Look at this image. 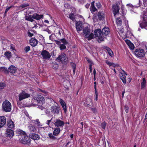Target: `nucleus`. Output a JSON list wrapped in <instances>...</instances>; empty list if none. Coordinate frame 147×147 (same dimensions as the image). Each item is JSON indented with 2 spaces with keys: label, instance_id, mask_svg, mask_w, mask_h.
Segmentation results:
<instances>
[{
  "label": "nucleus",
  "instance_id": "nucleus-27",
  "mask_svg": "<svg viewBox=\"0 0 147 147\" xmlns=\"http://www.w3.org/2000/svg\"><path fill=\"white\" fill-rule=\"evenodd\" d=\"M121 76H120V78L124 84H125L126 82V77L125 75L121 74Z\"/></svg>",
  "mask_w": 147,
  "mask_h": 147
},
{
  "label": "nucleus",
  "instance_id": "nucleus-9",
  "mask_svg": "<svg viewBox=\"0 0 147 147\" xmlns=\"http://www.w3.org/2000/svg\"><path fill=\"white\" fill-rule=\"evenodd\" d=\"M13 131L12 129H6L5 133V136L7 137L12 138L14 136Z\"/></svg>",
  "mask_w": 147,
  "mask_h": 147
},
{
  "label": "nucleus",
  "instance_id": "nucleus-28",
  "mask_svg": "<svg viewBox=\"0 0 147 147\" xmlns=\"http://www.w3.org/2000/svg\"><path fill=\"white\" fill-rule=\"evenodd\" d=\"M146 81L145 78H144L143 79V81L141 83V88L142 89L144 88L146 86Z\"/></svg>",
  "mask_w": 147,
  "mask_h": 147
},
{
  "label": "nucleus",
  "instance_id": "nucleus-15",
  "mask_svg": "<svg viewBox=\"0 0 147 147\" xmlns=\"http://www.w3.org/2000/svg\"><path fill=\"white\" fill-rule=\"evenodd\" d=\"M29 136L30 138H31L34 140H38L40 138L39 136L34 133H30L29 134Z\"/></svg>",
  "mask_w": 147,
  "mask_h": 147
},
{
  "label": "nucleus",
  "instance_id": "nucleus-26",
  "mask_svg": "<svg viewBox=\"0 0 147 147\" xmlns=\"http://www.w3.org/2000/svg\"><path fill=\"white\" fill-rule=\"evenodd\" d=\"M98 18L99 20H102L104 18V14L103 12H99L98 13Z\"/></svg>",
  "mask_w": 147,
  "mask_h": 147
},
{
  "label": "nucleus",
  "instance_id": "nucleus-50",
  "mask_svg": "<svg viewBox=\"0 0 147 147\" xmlns=\"http://www.w3.org/2000/svg\"><path fill=\"white\" fill-rule=\"evenodd\" d=\"M96 6L98 8H99L101 7V5L100 3L98 2L96 3Z\"/></svg>",
  "mask_w": 147,
  "mask_h": 147
},
{
  "label": "nucleus",
  "instance_id": "nucleus-32",
  "mask_svg": "<svg viewBox=\"0 0 147 147\" xmlns=\"http://www.w3.org/2000/svg\"><path fill=\"white\" fill-rule=\"evenodd\" d=\"M106 50H107L109 55L111 57L113 55V54L111 50L109 48L107 47Z\"/></svg>",
  "mask_w": 147,
  "mask_h": 147
},
{
  "label": "nucleus",
  "instance_id": "nucleus-60",
  "mask_svg": "<svg viewBox=\"0 0 147 147\" xmlns=\"http://www.w3.org/2000/svg\"><path fill=\"white\" fill-rule=\"evenodd\" d=\"M86 59L88 62L89 63L92 61L91 60L89 59Z\"/></svg>",
  "mask_w": 147,
  "mask_h": 147
},
{
  "label": "nucleus",
  "instance_id": "nucleus-8",
  "mask_svg": "<svg viewBox=\"0 0 147 147\" xmlns=\"http://www.w3.org/2000/svg\"><path fill=\"white\" fill-rule=\"evenodd\" d=\"M56 44L59 45V48L61 50L64 49V38H62L59 41L55 40Z\"/></svg>",
  "mask_w": 147,
  "mask_h": 147
},
{
  "label": "nucleus",
  "instance_id": "nucleus-37",
  "mask_svg": "<svg viewBox=\"0 0 147 147\" xmlns=\"http://www.w3.org/2000/svg\"><path fill=\"white\" fill-rule=\"evenodd\" d=\"M69 18L73 21L75 20L74 15L73 13L70 14L69 15Z\"/></svg>",
  "mask_w": 147,
  "mask_h": 147
},
{
  "label": "nucleus",
  "instance_id": "nucleus-25",
  "mask_svg": "<svg viewBox=\"0 0 147 147\" xmlns=\"http://www.w3.org/2000/svg\"><path fill=\"white\" fill-rule=\"evenodd\" d=\"M90 30L88 28H86L83 30V34L85 36L90 33Z\"/></svg>",
  "mask_w": 147,
  "mask_h": 147
},
{
  "label": "nucleus",
  "instance_id": "nucleus-62",
  "mask_svg": "<svg viewBox=\"0 0 147 147\" xmlns=\"http://www.w3.org/2000/svg\"><path fill=\"white\" fill-rule=\"evenodd\" d=\"M47 31L49 34H51V31L49 29H47Z\"/></svg>",
  "mask_w": 147,
  "mask_h": 147
},
{
  "label": "nucleus",
  "instance_id": "nucleus-34",
  "mask_svg": "<svg viewBox=\"0 0 147 147\" xmlns=\"http://www.w3.org/2000/svg\"><path fill=\"white\" fill-rule=\"evenodd\" d=\"M116 22L118 26H121L122 24V21L120 18H118L116 20Z\"/></svg>",
  "mask_w": 147,
  "mask_h": 147
},
{
  "label": "nucleus",
  "instance_id": "nucleus-33",
  "mask_svg": "<svg viewBox=\"0 0 147 147\" xmlns=\"http://www.w3.org/2000/svg\"><path fill=\"white\" fill-rule=\"evenodd\" d=\"M76 27L78 31H80L82 30V28L78 23L76 24Z\"/></svg>",
  "mask_w": 147,
  "mask_h": 147
},
{
  "label": "nucleus",
  "instance_id": "nucleus-24",
  "mask_svg": "<svg viewBox=\"0 0 147 147\" xmlns=\"http://www.w3.org/2000/svg\"><path fill=\"white\" fill-rule=\"evenodd\" d=\"M4 55L8 59H10L12 57L11 53V52L9 51L5 52Z\"/></svg>",
  "mask_w": 147,
  "mask_h": 147
},
{
  "label": "nucleus",
  "instance_id": "nucleus-4",
  "mask_svg": "<svg viewBox=\"0 0 147 147\" xmlns=\"http://www.w3.org/2000/svg\"><path fill=\"white\" fill-rule=\"evenodd\" d=\"M135 55L139 57H144L145 54V53L144 49H137L134 52Z\"/></svg>",
  "mask_w": 147,
  "mask_h": 147
},
{
  "label": "nucleus",
  "instance_id": "nucleus-21",
  "mask_svg": "<svg viewBox=\"0 0 147 147\" xmlns=\"http://www.w3.org/2000/svg\"><path fill=\"white\" fill-rule=\"evenodd\" d=\"M64 124V122L59 119H57L55 123V125L57 127L63 126Z\"/></svg>",
  "mask_w": 147,
  "mask_h": 147
},
{
  "label": "nucleus",
  "instance_id": "nucleus-16",
  "mask_svg": "<svg viewBox=\"0 0 147 147\" xmlns=\"http://www.w3.org/2000/svg\"><path fill=\"white\" fill-rule=\"evenodd\" d=\"M7 125L9 128L13 129L15 127L14 122L11 120H9L7 121Z\"/></svg>",
  "mask_w": 147,
  "mask_h": 147
},
{
  "label": "nucleus",
  "instance_id": "nucleus-10",
  "mask_svg": "<svg viewBox=\"0 0 147 147\" xmlns=\"http://www.w3.org/2000/svg\"><path fill=\"white\" fill-rule=\"evenodd\" d=\"M51 113L55 115L59 114V108L57 106H53L51 107Z\"/></svg>",
  "mask_w": 147,
  "mask_h": 147
},
{
  "label": "nucleus",
  "instance_id": "nucleus-29",
  "mask_svg": "<svg viewBox=\"0 0 147 147\" xmlns=\"http://www.w3.org/2000/svg\"><path fill=\"white\" fill-rule=\"evenodd\" d=\"M34 123L39 128H42L41 126H42V125L40 123L39 121V120L38 119L34 120Z\"/></svg>",
  "mask_w": 147,
  "mask_h": 147
},
{
  "label": "nucleus",
  "instance_id": "nucleus-22",
  "mask_svg": "<svg viewBox=\"0 0 147 147\" xmlns=\"http://www.w3.org/2000/svg\"><path fill=\"white\" fill-rule=\"evenodd\" d=\"M87 39L88 40H91L92 39L94 38V35L93 33L90 32V33L85 36Z\"/></svg>",
  "mask_w": 147,
  "mask_h": 147
},
{
  "label": "nucleus",
  "instance_id": "nucleus-17",
  "mask_svg": "<svg viewBox=\"0 0 147 147\" xmlns=\"http://www.w3.org/2000/svg\"><path fill=\"white\" fill-rule=\"evenodd\" d=\"M32 15L33 19L37 20H39L42 18L43 16V15H40L36 13H34Z\"/></svg>",
  "mask_w": 147,
  "mask_h": 147
},
{
  "label": "nucleus",
  "instance_id": "nucleus-42",
  "mask_svg": "<svg viewBox=\"0 0 147 147\" xmlns=\"http://www.w3.org/2000/svg\"><path fill=\"white\" fill-rule=\"evenodd\" d=\"M5 86V83L0 82V89H3Z\"/></svg>",
  "mask_w": 147,
  "mask_h": 147
},
{
  "label": "nucleus",
  "instance_id": "nucleus-19",
  "mask_svg": "<svg viewBox=\"0 0 147 147\" xmlns=\"http://www.w3.org/2000/svg\"><path fill=\"white\" fill-rule=\"evenodd\" d=\"M102 34H103V36L107 35L110 33L109 29L107 27H104L102 29Z\"/></svg>",
  "mask_w": 147,
  "mask_h": 147
},
{
  "label": "nucleus",
  "instance_id": "nucleus-39",
  "mask_svg": "<svg viewBox=\"0 0 147 147\" xmlns=\"http://www.w3.org/2000/svg\"><path fill=\"white\" fill-rule=\"evenodd\" d=\"M105 62L106 63L109 65V66L110 67H111V68L113 69V68L112 67V63L111 62L109 61L108 60H106L105 61Z\"/></svg>",
  "mask_w": 147,
  "mask_h": 147
},
{
  "label": "nucleus",
  "instance_id": "nucleus-7",
  "mask_svg": "<svg viewBox=\"0 0 147 147\" xmlns=\"http://www.w3.org/2000/svg\"><path fill=\"white\" fill-rule=\"evenodd\" d=\"M41 55L44 59H49L51 56L50 54L46 50L41 51Z\"/></svg>",
  "mask_w": 147,
  "mask_h": 147
},
{
  "label": "nucleus",
  "instance_id": "nucleus-49",
  "mask_svg": "<svg viewBox=\"0 0 147 147\" xmlns=\"http://www.w3.org/2000/svg\"><path fill=\"white\" fill-rule=\"evenodd\" d=\"M38 108L42 110L45 109L44 107L40 105H38Z\"/></svg>",
  "mask_w": 147,
  "mask_h": 147
},
{
  "label": "nucleus",
  "instance_id": "nucleus-18",
  "mask_svg": "<svg viewBox=\"0 0 147 147\" xmlns=\"http://www.w3.org/2000/svg\"><path fill=\"white\" fill-rule=\"evenodd\" d=\"M30 45L32 47L36 46L38 44V41L35 38H32L30 40Z\"/></svg>",
  "mask_w": 147,
  "mask_h": 147
},
{
  "label": "nucleus",
  "instance_id": "nucleus-52",
  "mask_svg": "<svg viewBox=\"0 0 147 147\" xmlns=\"http://www.w3.org/2000/svg\"><path fill=\"white\" fill-rule=\"evenodd\" d=\"M91 110L94 113H95L97 112L96 109L95 108H91Z\"/></svg>",
  "mask_w": 147,
  "mask_h": 147
},
{
  "label": "nucleus",
  "instance_id": "nucleus-45",
  "mask_svg": "<svg viewBox=\"0 0 147 147\" xmlns=\"http://www.w3.org/2000/svg\"><path fill=\"white\" fill-rule=\"evenodd\" d=\"M10 49L12 50V51L15 50L16 51L15 49V47L14 45L13 44H11L10 45Z\"/></svg>",
  "mask_w": 147,
  "mask_h": 147
},
{
  "label": "nucleus",
  "instance_id": "nucleus-38",
  "mask_svg": "<svg viewBox=\"0 0 147 147\" xmlns=\"http://www.w3.org/2000/svg\"><path fill=\"white\" fill-rule=\"evenodd\" d=\"M59 102L61 105L63 109L64 110V102L63 100L60 98L59 100Z\"/></svg>",
  "mask_w": 147,
  "mask_h": 147
},
{
  "label": "nucleus",
  "instance_id": "nucleus-20",
  "mask_svg": "<svg viewBox=\"0 0 147 147\" xmlns=\"http://www.w3.org/2000/svg\"><path fill=\"white\" fill-rule=\"evenodd\" d=\"M91 6L90 8V10L92 13H94L95 12L97 11V9L94 5V2L92 1L91 4Z\"/></svg>",
  "mask_w": 147,
  "mask_h": 147
},
{
  "label": "nucleus",
  "instance_id": "nucleus-13",
  "mask_svg": "<svg viewBox=\"0 0 147 147\" xmlns=\"http://www.w3.org/2000/svg\"><path fill=\"white\" fill-rule=\"evenodd\" d=\"M17 70V68L13 65L10 66L8 69V74L10 73L11 74H14Z\"/></svg>",
  "mask_w": 147,
  "mask_h": 147
},
{
  "label": "nucleus",
  "instance_id": "nucleus-51",
  "mask_svg": "<svg viewBox=\"0 0 147 147\" xmlns=\"http://www.w3.org/2000/svg\"><path fill=\"white\" fill-rule=\"evenodd\" d=\"M125 110L126 113H127L128 112V109L129 108L128 107V106H125Z\"/></svg>",
  "mask_w": 147,
  "mask_h": 147
},
{
  "label": "nucleus",
  "instance_id": "nucleus-40",
  "mask_svg": "<svg viewBox=\"0 0 147 147\" xmlns=\"http://www.w3.org/2000/svg\"><path fill=\"white\" fill-rule=\"evenodd\" d=\"M128 46L129 48L131 50H133L134 48V45L131 43Z\"/></svg>",
  "mask_w": 147,
  "mask_h": 147
},
{
  "label": "nucleus",
  "instance_id": "nucleus-11",
  "mask_svg": "<svg viewBox=\"0 0 147 147\" xmlns=\"http://www.w3.org/2000/svg\"><path fill=\"white\" fill-rule=\"evenodd\" d=\"M119 6L118 4H116L113 7V11L114 16H115L119 12Z\"/></svg>",
  "mask_w": 147,
  "mask_h": 147
},
{
  "label": "nucleus",
  "instance_id": "nucleus-63",
  "mask_svg": "<svg viewBox=\"0 0 147 147\" xmlns=\"http://www.w3.org/2000/svg\"><path fill=\"white\" fill-rule=\"evenodd\" d=\"M52 119H51L50 120H47V123L49 125V123L52 120Z\"/></svg>",
  "mask_w": 147,
  "mask_h": 147
},
{
  "label": "nucleus",
  "instance_id": "nucleus-6",
  "mask_svg": "<svg viewBox=\"0 0 147 147\" xmlns=\"http://www.w3.org/2000/svg\"><path fill=\"white\" fill-rule=\"evenodd\" d=\"M33 98L36 100L38 103L43 104L44 100V97L41 95L37 94L36 96H34Z\"/></svg>",
  "mask_w": 147,
  "mask_h": 147
},
{
  "label": "nucleus",
  "instance_id": "nucleus-3",
  "mask_svg": "<svg viewBox=\"0 0 147 147\" xmlns=\"http://www.w3.org/2000/svg\"><path fill=\"white\" fill-rule=\"evenodd\" d=\"M95 36L98 38V41L99 42L104 40V36H103L102 32L100 29H98L95 31Z\"/></svg>",
  "mask_w": 147,
  "mask_h": 147
},
{
  "label": "nucleus",
  "instance_id": "nucleus-5",
  "mask_svg": "<svg viewBox=\"0 0 147 147\" xmlns=\"http://www.w3.org/2000/svg\"><path fill=\"white\" fill-rule=\"evenodd\" d=\"M30 94L23 91L18 95L19 100V101H21L24 99L28 98L30 97Z\"/></svg>",
  "mask_w": 147,
  "mask_h": 147
},
{
  "label": "nucleus",
  "instance_id": "nucleus-54",
  "mask_svg": "<svg viewBox=\"0 0 147 147\" xmlns=\"http://www.w3.org/2000/svg\"><path fill=\"white\" fill-rule=\"evenodd\" d=\"M125 42L128 45L131 43L130 41L128 40H126Z\"/></svg>",
  "mask_w": 147,
  "mask_h": 147
},
{
  "label": "nucleus",
  "instance_id": "nucleus-36",
  "mask_svg": "<svg viewBox=\"0 0 147 147\" xmlns=\"http://www.w3.org/2000/svg\"><path fill=\"white\" fill-rule=\"evenodd\" d=\"M60 129H54L53 132V135L55 136L57 135L60 132Z\"/></svg>",
  "mask_w": 147,
  "mask_h": 147
},
{
  "label": "nucleus",
  "instance_id": "nucleus-46",
  "mask_svg": "<svg viewBox=\"0 0 147 147\" xmlns=\"http://www.w3.org/2000/svg\"><path fill=\"white\" fill-rule=\"evenodd\" d=\"M49 136L50 138L51 139L54 140L55 139V137L53 136L52 134H49Z\"/></svg>",
  "mask_w": 147,
  "mask_h": 147
},
{
  "label": "nucleus",
  "instance_id": "nucleus-61",
  "mask_svg": "<svg viewBox=\"0 0 147 147\" xmlns=\"http://www.w3.org/2000/svg\"><path fill=\"white\" fill-rule=\"evenodd\" d=\"M142 24L144 25V26H147V22H143Z\"/></svg>",
  "mask_w": 147,
  "mask_h": 147
},
{
  "label": "nucleus",
  "instance_id": "nucleus-57",
  "mask_svg": "<svg viewBox=\"0 0 147 147\" xmlns=\"http://www.w3.org/2000/svg\"><path fill=\"white\" fill-rule=\"evenodd\" d=\"M66 6L65 5V8L66 7L67 8H69L70 7V5L68 4H66Z\"/></svg>",
  "mask_w": 147,
  "mask_h": 147
},
{
  "label": "nucleus",
  "instance_id": "nucleus-58",
  "mask_svg": "<svg viewBox=\"0 0 147 147\" xmlns=\"http://www.w3.org/2000/svg\"><path fill=\"white\" fill-rule=\"evenodd\" d=\"M94 88L95 90V91L96 90V82H94Z\"/></svg>",
  "mask_w": 147,
  "mask_h": 147
},
{
  "label": "nucleus",
  "instance_id": "nucleus-43",
  "mask_svg": "<svg viewBox=\"0 0 147 147\" xmlns=\"http://www.w3.org/2000/svg\"><path fill=\"white\" fill-rule=\"evenodd\" d=\"M24 50L27 53L30 50V47L29 46H27L24 48Z\"/></svg>",
  "mask_w": 147,
  "mask_h": 147
},
{
  "label": "nucleus",
  "instance_id": "nucleus-23",
  "mask_svg": "<svg viewBox=\"0 0 147 147\" xmlns=\"http://www.w3.org/2000/svg\"><path fill=\"white\" fill-rule=\"evenodd\" d=\"M25 19L28 21L32 22L34 20L33 19L32 15H26L24 17Z\"/></svg>",
  "mask_w": 147,
  "mask_h": 147
},
{
  "label": "nucleus",
  "instance_id": "nucleus-30",
  "mask_svg": "<svg viewBox=\"0 0 147 147\" xmlns=\"http://www.w3.org/2000/svg\"><path fill=\"white\" fill-rule=\"evenodd\" d=\"M0 71L4 72L6 74H7L8 69L4 67H1L0 68Z\"/></svg>",
  "mask_w": 147,
  "mask_h": 147
},
{
  "label": "nucleus",
  "instance_id": "nucleus-59",
  "mask_svg": "<svg viewBox=\"0 0 147 147\" xmlns=\"http://www.w3.org/2000/svg\"><path fill=\"white\" fill-rule=\"evenodd\" d=\"M30 127V129H31V127H32V129H34L35 128V127L33 125H32V124H31L29 126Z\"/></svg>",
  "mask_w": 147,
  "mask_h": 147
},
{
  "label": "nucleus",
  "instance_id": "nucleus-1",
  "mask_svg": "<svg viewBox=\"0 0 147 147\" xmlns=\"http://www.w3.org/2000/svg\"><path fill=\"white\" fill-rule=\"evenodd\" d=\"M16 134L22 136L20 139V142L24 144H27L30 142L31 139L29 136H27L26 133L21 129H18L16 131Z\"/></svg>",
  "mask_w": 147,
  "mask_h": 147
},
{
  "label": "nucleus",
  "instance_id": "nucleus-44",
  "mask_svg": "<svg viewBox=\"0 0 147 147\" xmlns=\"http://www.w3.org/2000/svg\"><path fill=\"white\" fill-rule=\"evenodd\" d=\"M106 126V123L105 122H103L101 123V127L102 129H105Z\"/></svg>",
  "mask_w": 147,
  "mask_h": 147
},
{
  "label": "nucleus",
  "instance_id": "nucleus-47",
  "mask_svg": "<svg viewBox=\"0 0 147 147\" xmlns=\"http://www.w3.org/2000/svg\"><path fill=\"white\" fill-rule=\"evenodd\" d=\"M12 6H11L9 7H7L4 13V14L5 15L6 14L7 12L12 7Z\"/></svg>",
  "mask_w": 147,
  "mask_h": 147
},
{
  "label": "nucleus",
  "instance_id": "nucleus-14",
  "mask_svg": "<svg viewBox=\"0 0 147 147\" xmlns=\"http://www.w3.org/2000/svg\"><path fill=\"white\" fill-rule=\"evenodd\" d=\"M56 59L57 60L58 62H61L63 64L64 62V53H63L59 55Z\"/></svg>",
  "mask_w": 147,
  "mask_h": 147
},
{
  "label": "nucleus",
  "instance_id": "nucleus-35",
  "mask_svg": "<svg viewBox=\"0 0 147 147\" xmlns=\"http://www.w3.org/2000/svg\"><path fill=\"white\" fill-rule=\"evenodd\" d=\"M58 34L60 36H63L64 35L63 31L62 29L59 28L58 30Z\"/></svg>",
  "mask_w": 147,
  "mask_h": 147
},
{
  "label": "nucleus",
  "instance_id": "nucleus-48",
  "mask_svg": "<svg viewBox=\"0 0 147 147\" xmlns=\"http://www.w3.org/2000/svg\"><path fill=\"white\" fill-rule=\"evenodd\" d=\"M55 35L54 34H52L51 35L49 36V39L53 41L54 40L53 37H54Z\"/></svg>",
  "mask_w": 147,
  "mask_h": 147
},
{
  "label": "nucleus",
  "instance_id": "nucleus-56",
  "mask_svg": "<svg viewBox=\"0 0 147 147\" xmlns=\"http://www.w3.org/2000/svg\"><path fill=\"white\" fill-rule=\"evenodd\" d=\"M118 66H119V65H118L117 64H114L113 63H112V67H116V66L118 67Z\"/></svg>",
  "mask_w": 147,
  "mask_h": 147
},
{
  "label": "nucleus",
  "instance_id": "nucleus-41",
  "mask_svg": "<svg viewBox=\"0 0 147 147\" xmlns=\"http://www.w3.org/2000/svg\"><path fill=\"white\" fill-rule=\"evenodd\" d=\"M29 4L28 3H24L22 4L20 6L22 8H24L27 7L29 6Z\"/></svg>",
  "mask_w": 147,
  "mask_h": 147
},
{
  "label": "nucleus",
  "instance_id": "nucleus-2",
  "mask_svg": "<svg viewBox=\"0 0 147 147\" xmlns=\"http://www.w3.org/2000/svg\"><path fill=\"white\" fill-rule=\"evenodd\" d=\"M11 105L8 101L5 100L3 101L2 105L3 110L5 112H9L11 111Z\"/></svg>",
  "mask_w": 147,
  "mask_h": 147
},
{
  "label": "nucleus",
  "instance_id": "nucleus-64",
  "mask_svg": "<svg viewBox=\"0 0 147 147\" xmlns=\"http://www.w3.org/2000/svg\"><path fill=\"white\" fill-rule=\"evenodd\" d=\"M90 5V4H87L85 5V7L87 8H88Z\"/></svg>",
  "mask_w": 147,
  "mask_h": 147
},
{
  "label": "nucleus",
  "instance_id": "nucleus-31",
  "mask_svg": "<svg viewBox=\"0 0 147 147\" xmlns=\"http://www.w3.org/2000/svg\"><path fill=\"white\" fill-rule=\"evenodd\" d=\"M70 65L72 68H73V71L74 74L75 72L76 69V64L73 63H70Z\"/></svg>",
  "mask_w": 147,
  "mask_h": 147
},
{
  "label": "nucleus",
  "instance_id": "nucleus-12",
  "mask_svg": "<svg viewBox=\"0 0 147 147\" xmlns=\"http://www.w3.org/2000/svg\"><path fill=\"white\" fill-rule=\"evenodd\" d=\"M6 123V118L4 116H0V128L3 127Z\"/></svg>",
  "mask_w": 147,
  "mask_h": 147
},
{
  "label": "nucleus",
  "instance_id": "nucleus-55",
  "mask_svg": "<svg viewBox=\"0 0 147 147\" xmlns=\"http://www.w3.org/2000/svg\"><path fill=\"white\" fill-rule=\"evenodd\" d=\"M28 36L30 37H32L34 35L33 33H31L30 32H28Z\"/></svg>",
  "mask_w": 147,
  "mask_h": 147
},
{
  "label": "nucleus",
  "instance_id": "nucleus-53",
  "mask_svg": "<svg viewBox=\"0 0 147 147\" xmlns=\"http://www.w3.org/2000/svg\"><path fill=\"white\" fill-rule=\"evenodd\" d=\"M95 94H96V98L95 100H98V93L97 92V91H95Z\"/></svg>",
  "mask_w": 147,
  "mask_h": 147
}]
</instances>
